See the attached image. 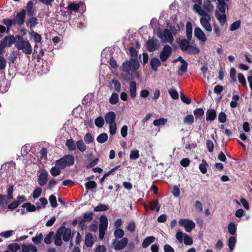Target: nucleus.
<instances>
[{
  "label": "nucleus",
  "instance_id": "38",
  "mask_svg": "<svg viewBox=\"0 0 252 252\" xmlns=\"http://www.w3.org/2000/svg\"><path fill=\"white\" fill-rule=\"evenodd\" d=\"M54 238V232L50 231L45 237L44 241L46 244H50L52 243L53 238Z\"/></svg>",
  "mask_w": 252,
  "mask_h": 252
},
{
  "label": "nucleus",
  "instance_id": "60",
  "mask_svg": "<svg viewBox=\"0 0 252 252\" xmlns=\"http://www.w3.org/2000/svg\"><path fill=\"white\" fill-rule=\"evenodd\" d=\"M168 92L172 98L176 99L179 98V94L176 90L174 89H170L168 90Z\"/></svg>",
  "mask_w": 252,
  "mask_h": 252
},
{
  "label": "nucleus",
  "instance_id": "35",
  "mask_svg": "<svg viewBox=\"0 0 252 252\" xmlns=\"http://www.w3.org/2000/svg\"><path fill=\"white\" fill-rule=\"evenodd\" d=\"M65 145L70 151H73L76 150V144H75L74 141L72 139L67 140Z\"/></svg>",
  "mask_w": 252,
  "mask_h": 252
},
{
  "label": "nucleus",
  "instance_id": "34",
  "mask_svg": "<svg viewBox=\"0 0 252 252\" xmlns=\"http://www.w3.org/2000/svg\"><path fill=\"white\" fill-rule=\"evenodd\" d=\"M77 148L81 152H84L87 149V146L82 140H79L76 142V149Z\"/></svg>",
  "mask_w": 252,
  "mask_h": 252
},
{
  "label": "nucleus",
  "instance_id": "7",
  "mask_svg": "<svg viewBox=\"0 0 252 252\" xmlns=\"http://www.w3.org/2000/svg\"><path fill=\"white\" fill-rule=\"evenodd\" d=\"M160 46L159 41L153 37L152 39H148L146 42V47L147 50L149 52H153L158 50Z\"/></svg>",
  "mask_w": 252,
  "mask_h": 252
},
{
  "label": "nucleus",
  "instance_id": "63",
  "mask_svg": "<svg viewBox=\"0 0 252 252\" xmlns=\"http://www.w3.org/2000/svg\"><path fill=\"white\" fill-rule=\"evenodd\" d=\"M236 70L235 68L234 67L231 68L230 71V79H231V82H236L237 80H236Z\"/></svg>",
  "mask_w": 252,
  "mask_h": 252
},
{
  "label": "nucleus",
  "instance_id": "32",
  "mask_svg": "<svg viewBox=\"0 0 252 252\" xmlns=\"http://www.w3.org/2000/svg\"><path fill=\"white\" fill-rule=\"evenodd\" d=\"M94 214L92 212H87L83 214V217L82 219L85 222H90L93 219Z\"/></svg>",
  "mask_w": 252,
  "mask_h": 252
},
{
  "label": "nucleus",
  "instance_id": "41",
  "mask_svg": "<svg viewBox=\"0 0 252 252\" xmlns=\"http://www.w3.org/2000/svg\"><path fill=\"white\" fill-rule=\"evenodd\" d=\"M32 240L34 244L39 245L43 240V235L41 233H39L35 237H32Z\"/></svg>",
  "mask_w": 252,
  "mask_h": 252
},
{
  "label": "nucleus",
  "instance_id": "6",
  "mask_svg": "<svg viewBox=\"0 0 252 252\" xmlns=\"http://www.w3.org/2000/svg\"><path fill=\"white\" fill-rule=\"evenodd\" d=\"M158 36L160 38H164L166 40H163L162 42L165 43L168 42L171 45L174 46L172 44L174 41V37L170 31L168 29H165L163 31V32H158Z\"/></svg>",
  "mask_w": 252,
  "mask_h": 252
},
{
  "label": "nucleus",
  "instance_id": "2",
  "mask_svg": "<svg viewBox=\"0 0 252 252\" xmlns=\"http://www.w3.org/2000/svg\"><path fill=\"white\" fill-rule=\"evenodd\" d=\"M14 37L15 41L14 43L15 46L18 50H21L24 53L27 55H30L32 53V46L27 39L25 40L23 36L20 35H16Z\"/></svg>",
  "mask_w": 252,
  "mask_h": 252
},
{
  "label": "nucleus",
  "instance_id": "12",
  "mask_svg": "<svg viewBox=\"0 0 252 252\" xmlns=\"http://www.w3.org/2000/svg\"><path fill=\"white\" fill-rule=\"evenodd\" d=\"M128 243V239L126 237L123 238L120 240H117V239H114L113 241L112 245L114 248L116 250H121L124 248Z\"/></svg>",
  "mask_w": 252,
  "mask_h": 252
},
{
  "label": "nucleus",
  "instance_id": "27",
  "mask_svg": "<svg viewBox=\"0 0 252 252\" xmlns=\"http://www.w3.org/2000/svg\"><path fill=\"white\" fill-rule=\"evenodd\" d=\"M80 6L78 4L75 3H70L68 4L67 8L68 10L66 11L68 15H70L72 14V11H77L79 9Z\"/></svg>",
  "mask_w": 252,
  "mask_h": 252
},
{
  "label": "nucleus",
  "instance_id": "19",
  "mask_svg": "<svg viewBox=\"0 0 252 252\" xmlns=\"http://www.w3.org/2000/svg\"><path fill=\"white\" fill-rule=\"evenodd\" d=\"M210 20L206 18H201L200 20L201 26L208 32L212 31V27L209 23Z\"/></svg>",
  "mask_w": 252,
  "mask_h": 252
},
{
  "label": "nucleus",
  "instance_id": "50",
  "mask_svg": "<svg viewBox=\"0 0 252 252\" xmlns=\"http://www.w3.org/2000/svg\"><path fill=\"white\" fill-rule=\"evenodd\" d=\"M180 97L182 101L187 104H189L191 103V100L190 97L188 96L185 95L183 93H180Z\"/></svg>",
  "mask_w": 252,
  "mask_h": 252
},
{
  "label": "nucleus",
  "instance_id": "54",
  "mask_svg": "<svg viewBox=\"0 0 252 252\" xmlns=\"http://www.w3.org/2000/svg\"><path fill=\"white\" fill-rule=\"evenodd\" d=\"M139 157V151L138 150H132L130 152L129 158L131 160L137 159Z\"/></svg>",
  "mask_w": 252,
  "mask_h": 252
},
{
  "label": "nucleus",
  "instance_id": "48",
  "mask_svg": "<svg viewBox=\"0 0 252 252\" xmlns=\"http://www.w3.org/2000/svg\"><path fill=\"white\" fill-rule=\"evenodd\" d=\"M49 202L53 208H56L58 206L56 197L54 195H51L49 198Z\"/></svg>",
  "mask_w": 252,
  "mask_h": 252
},
{
  "label": "nucleus",
  "instance_id": "59",
  "mask_svg": "<svg viewBox=\"0 0 252 252\" xmlns=\"http://www.w3.org/2000/svg\"><path fill=\"white\" fill-rule=\"evenodd\" d=\"M184 242L186 245H191L193 244V240L187 234L184 233Z\"/></svg>",
  "mask_w": 252,
  "mask_h": 252
},
{
  "label": "nucleus",
  "instance_id": "39",
  "mask_svg": "<svg viewBox=\"0 0 252 252\" xmlns=\"http://www.w3.org/2000/svg\"><path fill=\"white\" fill-rule=\"evenodd\" d=\"M109 206L107 205L99 204L96 207H95L94 211V212H101L109 210Z\"/></svg>",
  "mask_w": 252,
  "mask_h": 252
},
{
  "label": "nucleus",
  "instance_id": "42",
  "mask_svg": "<svg viewBox=\"0 0 252 252\" xmlns=\"http://www.w3.org/2000/svg\"><path fill=\"white\" fill-rule=\"evenodd\" d=\"M61 168L60 167H58L56 165V166L53 167L50 169L51 174L53 176H57L60 174L61 171Z\"/></svg>",
  "mask_w": 252,
  "mask_h": 252
},
{
  "label": "nucleus",
  "instance_id": "17",
  "mask_svg": "<svg viewBox=\"0 0 252 252\" xmlns=\"http://www.w3.org/2000/svg\"><path fill=\"white\" fill-rule=\"evenodd\" d=\"M27 15L29 17H32L34 15L35 10L33 8V2L32 0L28 2L26 7Z\"/></svg>",
  "mask_w": 252,
  "mask_h": 252
},
{
  "label": "nucleus",
  "instance_id": "49",
  "mask_svg": "<svg viewBox=\"0 0 252 252\" xmlns=\"http://www.w3.org/2000/svg\"><path fill=\"white\" fill-rule=\"evenodd\" d=\"M114 236L117 238H122L123 237L125 232L124 231L120 228H117L114 233Z\"/></svg>",
  "mask_w": 252,
  "mask_h": 252
},
{
  "label": "nucleus",
  "instance_id": "29",
  "mask_svg": "<svg viewBox=\"0 0 252 252\" xmlns=\"http://www.w3.org/2000/svg\"><path fill=\"white\" fill-rule=\"evenodd\" d=\"M85 244L87 247H91L94 244L93 236L91 233L86 235Z\"/></svg>",
  "mask_w": 252,
  "mask_h": 252
},
{
  "label": "nucleus",
  "instance_id": "62",
  "mask_svg": "<svg viewBox=\"0 0 252 252\" xmlns=\"http://www.w3.org/2000/svg\"><path fill=\"white\" fill-rule=\"evenodd\" d=\"M238 79L239 82L244 87H246L247 86L245 76L243 74L239 73L238 75Z\"/></svg>",
  "mask_w": 252,
  "mask_h": 252
},
{
  "label": "nucleus",
  "instance_id": "22",
  "mask_svg": "<svg viewBox=\"0 0 252 252\" xmlns=\"http://www.w3.org/2000/svg\"><path fill=\"white\" fill-rule=\"evenodd\" d=\"M29 17V19L26 22V25L27 27L32 29L38 24V20L36 17H33V16Z\"/></svg>",
  "mask_w": 252,
  "mask_h": 252
},
{
  "label": "nucleus",
  "instance_id": "11",
  "mask_svg": "<svg viewBox=\"0 0 252 252\" xmlns=\"http://www.w3.org/2000/svg\"><path fill=\"white\" fill-rule=\"evenodd\" d=\"M57 231L62 236H63V239L64 242H68L72 237L71 229L69 228H66L63 225L59 228Z\"/></svg>",
  "mask_w": 252,
  "mask_h": 252
},
{
  "label": "nucleus",
  "instance_id": "16",
  "mask_svg": "<svg viewBox=\"0 0 252 252\" xmlns=\"http://www.w3.org/2000/svg\"><path fill=\"white\" fill-rule=\"evenodd\" d=\"M99 220L100 223L99 225V230L105 232L107 229L108 223L107 218L105 216H101Z\"/></svg>",
  "mask_w": 252,
  "mask_h": 252
},
{
  "label": "nucleus",
  "instance_id": "58",
  "mask_svg": "<svg viewBox=\"0 0 252 252\" xmlns=\"http://www.w3.org/2000/svg\"><path fill=\"white\" fill-rule=\"evenodd\" d=\"M194 122V118L192 115H188L184 119V122L185 124L191 125Z\"/></svg>",
  "mask_w": 252,
  "mask_h": 252
},
{
  "label": "nucleus",
  "instance_id": "53",
  "mask_svg": "<svg viewBox=\"0 0 252 252\" xmlns=\"http://www.w3.org/2000/svg\"><path fill=\"white\" fill-rule=\"evenodd\" d=\"M118 94L116 93H113L109 99V101L111 104H115L118 102Z\"/></svg>",
  "mask_w": 252,
  "mask_h": 252
},
{
  "label": "nucleus",
  "instance_id": "40",
  "mask_svg": "<svg viewBox=\"0 0 252 252\" xmlns=\"http://www.w3.org/2000/svg\"><path fill=\"white\" fill-rule=\"evenodd\" d=\"M54 243L57 246H61L63 243L62 236L58 231H57L56 235L54 237Z\"/></svg>",
  "mask_w": 252,
  "mask_h": 252
},
{
  "label": "nucleus",
  "instance_id": "18",
  "mask_svg": "<svg viewBox=\"0 0 252 252\" xmlns=\"http://www.w3.org/2000/svg\"><path fill=\"white\" fill-rule=\"evenodd\" d=\"M36 204L37 205V207L31 203H25L22 205V207L24 208H26L27 212H33L36 209L39 210L41 208L40 206H38L39 203L37 202Z\"/></svg>",
  "mask_w": 252,
  "mask_h": 252
},
{
  "label": "nucleus",
  "instance_id": "26",
  "mask_svg": "<svg viewBox=\"0 0 252 252\" xmlns=\"http://www.w3.org/2000/svg\"><path fill=\"white\" fill-rule=\"evenodd\" d=\"M192 27L190 22H188L186 24V36L187 39L191 40L192 38Z\"/></svg>",
  "mask_w": 252,
  "mask_h": 252
},
{
  "label": "nucleus",
  "instance_id": "8",
  "mask_svg": "<svg viewBox=\"0 0 252 252\" xmlns=\"http://www.w3.org/2000/svg\"><path fill=\"white\" fill-rule=\"evenodd\" d=\"M173 52L172 48L168 44L165 45L160 53L159 58L161 62H165L169 58Z\"/></svg>",
  "mask_w": 252,
  "mask_h": 252
},
{
  "label": "nucleus",
  "instance_id": "64",
  "mask_svg": "<svg viewBox=\"0 0 252 252\" xmlns=\"http://www.w3.org/2000/svg\"><path fill=\"white\" fill-rule=\"evenodd\" d=\"M203 7L207 11L210 12L213 10L214 6L211 3V0H209V1H207V2L203 4Z\"/></svg>",
  "mask_w": 252,
  "mask_h": 252
},
{
  "label": "nucleus",
  "instance_id": "52",
  "mask_svg": "<svg viewBox=\"0 0 252 252\" xmlns=\"http://www.w3.org/2000/svg\"><path fill=\"white\" fill-rule=\"evenodd\" d=\"M7 248L9 250L15 252L20 249V246L17 243H12L8 245Z\"/></svg>",
  "mask_w": 252,
  "mask_h": 252
},
{
  "label": "nucleus",
  "instance_id": "14",
  "mask_svg": "<svg viewBox=\"0 0 252 252\" xmlns=\"http://www.w3.org/2000/svg\"><path fill=\"white\" fill-rule=\"evenodd\" d=\"M26 15V10L24 9H21L20 12L17 13L16 18L18 21V25L20 26L25 23Z\"/></svg>",
  "mask_w": 252,
  "mask_h": 252
},
{
  "label": "nucleus",
  "instance_id": "55",
  "mask_svg": "<svg viewBox=\"0 0 252 252\" xmlns=\"http://www.w3.org/2000/svg\"><path fill=\"white\" fill-rule=\"evenodd\" d=\"M241 25V21L238 20L233 23L230 26L229 30L230 31H234L237 30Z\"/></svg>",
  "mask_w": 252,
  "mask_h": 252
},
{
  "label": "nucleus",
  "instance_id": "61",
  "mask_svg": "<svg viewBox=\"0 0 252 252\" xmlns=\"http://www.w3.org/2000/svg\"><path fill=\"white\" fill-rule=\"evenodd\" d=\"M42 193V189L40 187H37L33 191L32 197L34 199L39 197Z\"/></svg>",
  "mask_w": 252,
  "mask_h": 252
},
{
  "label": "nucleus",
  "instance_id": "45",
  "mask_svg": "<svg viewBox=\"0 0 252 252\" xmlns=\"http://www.w3.org/2000/svg\"><path fill=\"white\" fill-rule=\"evenodd\" d=\"M208 166V163L205 160H202V163H200L199 165V169L200 172L203 174H205L207 172V167Z\"/></svg>",
  "mask_w": 252,
  "mask_h": 252
},
{
  "label": "nucleus",
  "instance_id": "1",
  "mask_svg": "<svg viewBox=\"0 0 252 252\" xmlns=\"http://www.w3.org/2000/svg\"><path fill=\"white\" fill-rule=\"evenodd\" d=\"M190 41L188 39H177L176 42L178 44L180 49L183 52H187L190 55H196L200 52V50L196 46L190 44Z\"/></svg>",
  "mask_w": 252,
  "mask_h": 252
},
{
  "label": "nucleus",
  "instance_id": "9",
  "mask_svg": "<svg viewBox=\"0 0 252 252\" xmlns=\"http://www.w3.org/2000/svg\"><path fill=\"white\" fill-rule=\"evenodd\" d=\"M179 223L180 225L185 227V230L188 232H190L195 227V223L191 220L182 219L179 220Z\"/></svg>",
  "mask_w": 252,
  "mask_h": 252
},
{
  "label": "nucleus",
  "instance_id": "56",
  "mask_svg": "<svg viewBox=\"0 0 252 252\" xmlns=\"http://www.w3.org/2000/svg\"><path fill=\"white\" fill-rule=\"evenodd\" d=\"M84 139L87 144H90L93 142L94 140V138L92 136L91 133L90 132H88L85 134L84 137Z\"/></svg>",
  "mask_w": 252,
  "mask_h": 252
},
{
  "label": "nucleus",
  "instance_id": "30",
  "mask_svg": "<svg viewBox=\"0 0 252 252\" xmlns=\"http://www.w3.org/2000/svg\"><path fill=\"white\" fill-rule=\"evenodd\" d=\"M215 16L221 25H223L226 23V17L225 14L221 15L218 11H216L215 12Z\"/></svg>",
  "mask_w": 252,
  "mask_h": 252
},
{
  "label": "nucleus",
  "instance_id": "5",
  "mask_svg": "<svg viewBox=\"0 0 252 252\" xmlns=\"http://www.w3.org/2000/svg\"><path fill=\"white\" fill-rule=\"evenodd\" d=\"M15 41V38L13 35L10 34L5 36L2 40L0 41V55L5 52L6 47H10Z\"/></svg>",
  "mask_w": 252,
  "mask_h": 252
},
{
  "label": "nucleus",
  "instance_id": "24",
  "mask_svg": "<svg viewBox=\"0 0 252 252\" xmlns=\"http://www.w3.org/2000/svg\"><path fill=\"white\" fill-rule=\"evenodd\" d=\"M156 239L154 236H151L146 237L143 241L142 246L143 248H147L150 245L153 243Z\"/></svg>",
  "mask_w": 252,
  "mask_h": 252
},
{
  "label": "nucleus",
  "instance_id": "43",
  "mask_svg": "<svg viewBox=\"0 0 252 252\" xmlns=\"http://www.w3.org/2000/svg\"><path fill=\"white\" fill-rule=\"evenodd\" d=\"M85 186L86 189L90 190L96 188L97 184L94 181H89L85 183Z\"/></svg>",
  "mask_w": 252,
  "mask_h": 252
},
{
  "label": "nucleus",
  "instance_id": "31",
  "mask_svg": "<svg viewBox=\"0 0 252 252\" xmlns=\"http://www.w3.org/2000/svg\"><path fill=\"white\" fill-rule=\"evenodd\" d=\"M182 63L178 70V75L180 76L186 73L188 70V63L185 61L184 62Z\"/></svg>",
  "mask_w": 252,
  "mask_h": 252
},
{
  "label": "nucleus",
  "instance_id": "21",
  "mask_svg": "<svg viewBox=\"0 0 252 252\" xmlns=\"http://www.w3.org/2000/svg\"><path fill=\"white\" fill-rule=\"evenodd\" d=\"M150 65L152 70L157 71L158 68L161 65V62L158 58H153L150 61Z\"/></svg>",
  "mask_w": 252,
  "mask_h": 252
},
{
  "label": "nucleus",
  "instance_id": "57",
  "mask_svg": "<svg viewBox=\"0 0 252 252\" xmlns=\"http://www.w3.org/2000/svg\"><path fill=\"white\" fill-rule=\"evenodd\" d=\"M104 123V120L102 117H98L95 119L94 124L98 127H101L103 126Z\"/></svg>",
  "mask_w": 252,
  "mask_h": 252
},
{
  "label": "nucleus",
  "instance_id": "46",
  "mask_svg": "<svg viewBox=\"0 0 252 252\" xmlns=\"http://www.w3.org/2000/svg\"><path fill=\"white\" fill-rule=\"evenodd\" d=\"M167 120L166 119L161 118L160 119H156L154 121L153 125L155 126H159L161 125H164L167 122Z\"/></svg>",
  "mask_w": 252,
  "mask_h": 252
},
{
  "label": "nucleus",
  "instance_id": "10",
  "mask_svg": "<svg viewBox=\"0 0 252 252\" xmlns=\"http://www.w3.org/2000/svg\"><path fill=\"white\" fill-rule=\"evenodd\" d=\"M27 200V197L25 195L18 196L16 198V200H14L12 202L7 205V208L10 211H13L16 209L20 204L26 202Z\"/></svg>",
  "mask_w": 252,
  "mask_h": 252
},
{
  "label": "nucleus",
  "instance_id": "44",
  "mask_svg": "<svg viewBox=\"0 0 252 252\" xmlns=\"http://www.w3.org/2000/svg\"><path fill=\"white\" fill-rule=\"evenodd\" d=\"M112 84H113V88L115 89V90L117 92H119L121 90V85L120 82L116 79H113L111 83Z\"/></svg>",
  "mask_w": 252,
  "mask_h": 252
},
{
  "label": "nucleus",
  "instance_id": "47",
  "mask_svg": "<svg viewBox=\"0 0 252 252\" xmlns=\"http://www.w3.org/2000/svg\"><path fill=\"white\" fill-rule=\"evenodd\" d=\"M216 111H207L206 120L212 121L216 118Z\"/></svg>",
  "mask_w": 252,
  "mask_h": 252
},
{
  "label": "nucleus",
  "instance_id": "51",
  "mask_svg": "<svg viewBox=\"0 0 252 252\" xmlns=\"http://www.w3.org/2000/svg\"><path fill=\"white\" fill-rule=\"evenodd\" d=\"M7 195L6 198L9 200L13 199V186L11 185L8 187L7 189Z\"/></svg>",
  "mask_w": 252,
  "mask_h": 252
},
{
  "label": "nucleus",
  "instance_id": "13",
  "mask_svg": "<svg viewBox=\"0 0 252 252\" xmlns=\"http://www.w3.org/2000/svg\"><path fill=\"white\" fill-rule=\"evenodd\" d=\"M48 176L49 174L45 170H42L37 178L38 184L41 186L46 185L48 181Z\"/></svg>",
  "mask_w": 252,
  "mask_h": 252
},
{
  "label": "nucleus",
  "instance_id": "3",
  "mask_svg": "<svg viewBox=\"0 0 252 252\" xmlns=\"http://www.w3.org/2000/svg\"><path fill=\"white\" fill-rule=\"evenodd\" d=\"M74 158L71 155H66L58 160L55 161V164L61 169H64L67 166H71L74 163Z\"/></svg>",
  "mask_w": 252,
  "mask_h": 252
},
{
  "label": "nucleus",
  "instance_id": "25",
  "mask_svg": "<svg viewBox=\"0 0 252 252\" xmlns=\"http://www.w3.org/2000/svg\"><path fill=\"white\" fill-rule=\"evenodd\" d=\"M160 208V205L157 199L154 200L150 202V209L152 211L156 210L157 212H159Z\"/></svg>",
  "mask_w": 252,
  "mask_h": 252
},
{
  "label": "nucleus",
  "instance_id": "37",
  "mask_svg": "<svg viewBox=\"0 0 252 252\" xmlns=\"http://www.w3.org/2000/svg\"><path fill=\"white\" fill-rule=\"evenodd\" d=\"M236 243V239L234 236H231L228 239V247L231 252L233 251Z\"/></svg>",
  "mask_w": 252,
  "mask_h": 252
},
{
  "label": "nucleus",
  "instance_id": "36",
  "mask_svg": "<svg viewBox=\"0 0 252 252\" xmlns=\"http://www.w3.org/2000/svg\"><path fill=\"white\" fill-rule=\"evenodd\" d=\"M228 231L229 234L232 235L236 234V225L233 222H230L227 226Z\"/></svg>",
  "mask_w": 252,
  "mask_h": 252
},
{
  "label": "nucleus",
  "instance_id": "4",
  "mask_svg": "<svg viewBox=\"0 0 252 252\" xmlns=\"http://www.w3.org/2000/svg\"><path fill=\"white\" fill-rule=\"evenodd\" d=\"M139 63L137 59L131 58L126 61L122 64V69L124 72H128L131 70L135 71L138 69Z\"/></svg>",
  "mask_w": 252,
  "mask_h": 252
},
{
  "label": "nucleus",
  "instance_id": "33",
  "mask_svg": "<svg viewBox=\"0 0 252 252\" xmlns=\"http://www.w3.org/2000/svg\"><path fill=\"white\" fill-rule=\"evenodd\" d=\"M108 138V135L106 133H102L97 137L96 140L99 143L102 144L105 143Z\"/></svg>",
  "mask_w": 252,
  "mask_h": 252
},
{
  "label": "nucleus",
  "instance_id": "20",
  "mask_svg": "<svg viewBox=\"0 0 252 252\" xmlns=\"http://www.w3.org/2000/svg\"><path fill=\"white\" fill-rule=\"evenodd\" d=\"M116 115L113 111H109L105 116V121L109 124L115 123Z\"/></svg>",
  "mask_w": 252,
  "mask_h": 252
},
{
  "label": "nucleus",
  "instance_id": "15",
  "mask_svg": "<svg viewBox=\"0 0 252 252\" xmlns=\"http://www.w3.org/2000/svg\"><path fill=\"white\" fill-rule=\"evenodd\" d=\"M194 35L199 40L205 42L207 40V38L204 32L199 27H196L194 29Z\"/></svg>",
  "mask_w": 252,
  "mask_h": 252
},
{
  "label": "nucleus",
  "instance_id": "23",
  "mask_svg": "<svg viewBox=\"0 0 252 252\" xmlns=\"http://www.w3.org/2000/svg\"><path fill=\"white\" fill-rule=\"evenodd\" d=\"M130 97L134 99L136 96V84L134 81H131L129 85Z\"/></svg>",
  "mask_w": 252,
  "mask_h": 252
},
{
  "label": "nucleus",
  "instance_id": "28",
  "mask_svg": "<svg viewBox=\"0 0 252 252\" xmlns=\"http://www.w3.org/2000/svg\"><path fill=\"white\" fill-rule=\"evenodd\" d=\"M30 35V38L32 39L33 41L37 43L40 42L41 41L42 37L40 34L34 31H32L29 33Z\"/></svg>",
  "mask_w": 252,
  "mask_h": 252
}]
</instances>
